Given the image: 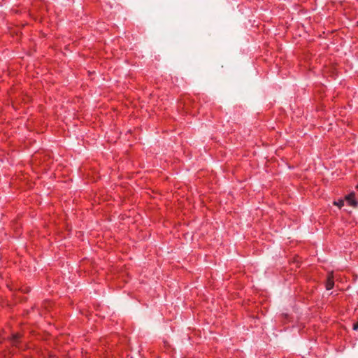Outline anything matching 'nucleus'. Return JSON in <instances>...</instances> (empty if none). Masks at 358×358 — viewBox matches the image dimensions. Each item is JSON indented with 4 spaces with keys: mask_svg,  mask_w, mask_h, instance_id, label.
<instances>
[{
    "mask_svg": "<svg viewBox=\"0 0 358 358\" xmlns=\"http://www.w3.org/2000/svg\"><path fill=\"white\" fill-rule=\"evenodd\" d=\"M355 193L352 192L350 194L345 196V200L348 202L349 205L354 208H357L358 206V202L355 199Z\"/></svg>",
    "mask_w": 358,
    "mask_h": 358,
    "instance_id": "nucleus-1",
    "label": "nucleus"
},
{
    "mask_svg": "<svg viewBox=\"0 0 358 358\" xmlns=\"http://www.w3.org/2000/svg\"><path fill=\"white\" fill-rule=\"evenodd\" d=\"M334 285V282L333 280V276L331 275H329L328 279L326 282L327 289L330 290L331 289L333 288Z\"/></svg>",
    "mask_w": 358,
    "mask_h": 358,
    "instance_id": "nucleus-2",
    "label": "nucleus"
},
{
    "mask_svg": "<svg viewBox=\"0 0 358 358\" xmlns=\"http://www.w3.org/2000/svg\"><path fill=\"white\" fill-rule=\"evenodd\" d=\"M20 334H13V338H12L13 344L16 345L17 343L18 339L20 338Z\"/></svg>",
    "mask_w": 358,
    "mask_h": 358,
    "instance_id": "nucleus-3",
    "label": "nucleus"
},
{
    "mask_svg": "<svg viewBox=\"0 0 358 358\" xmlns=\"http://www.w3.org/2000/svg\"><path fill=\"white\" fill-rule=\"evenodd\" d=\"M334 204L337 206L338 208H341L344 205V200L340 199L338 201H334Z\"/></svg>",
    "mask_w": 358,
    "mask_h": 358,
    "instance_id": "nucleus-4",
    "label": "nucleus"
},
{
    "mask_svg": "<svg viewBox=\"0 0 358 358\" xmlns=\"http://www.w3.org/2000/svg\"><path fill=\"white\" fill-rule=\"evenodd\" d=\"M353 329L357 330L358 329V322L353 325Z\"/></svg>",
    "mask_w": 358,
    "mask_h": 358,
    "instance_id": "nucleus-5",
    "label": "nucleus"
}]
</instances>
